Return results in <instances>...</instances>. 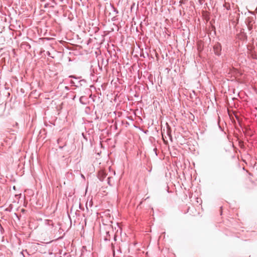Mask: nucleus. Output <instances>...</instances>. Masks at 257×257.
Instances as JSON below:
<instances>
[{
	"instance_id": "f257e3e1",
	"label": "nucleus",
	"mask_w": 257,
	"mask_h": 257,
	"mask_svg": "<svg viewBox=\"0 0 257 257\" xmlns=\"http://www.w3.org/2000/svg\"><path fill=\"white\" fill-rule=\"evenodd\" d=\"M214 49L215 51V53L217 55H220V52L221 51V47H220V45H219V44L215 45L214 46Z\"/></svg>"
},
{
	"instance_id": "f03ea898",
	"label": "nucleus",
	"mask_w": 257,
	"mask_h": 257,
	"mask_svg": "<svg viewBox=\"0 0 257 257\" xmlns=\"http://www.w3.org/2000/svg\"><path fill=\"white\" fill-rule=\"evenodd\" d=\"M223 6L227 10H229L230 9V4L229 3H225Z\"/></svg>"
},
{
	"instance_id": "7ed1b4c3",
	"label": "nucleus",
	"mask_w": 257,
	"mask_h": 257,
	"mask_svg": "<svg viewBox=\"0 0 257 257\" xmlns=\"http://www.w3.org/2000/svg\"><path fill=\"white\" fill-rule=\"evenodd\" d=\"M199 3L202 4L204 2V0H199Z\"/></svg>"
},
{
	"instance_id": "20e7f679",
	"label": "nucleus",
	"mask_w": 257,
	"mask_h": 257,
	"mask_svg": "<svg viewBox=\"0 0 257 257\" xmlns=\"http://www.w3.org/2000/svg\"><path fill=\"white\" fill-rule=\"evenodd\" d=\"M81 177H83L84 178V176L83 175L81 174Z\"/></svg>"
}]
</instances>
